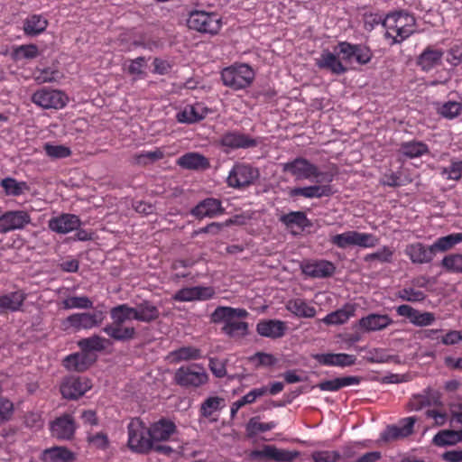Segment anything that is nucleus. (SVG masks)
<instances>
[{
  "label": "nucleus",
  "mask_w": 462,
  "mask_h": 462,
  "mask_svg": "<svg viewBox=\"0 0 462 462\" xmlns=\"http://www.w3.org/2000/svg\"><path fill=\"white\" fill-rule=\"evenodd\" d=\"M111 324L103 328V331L116 341L125 342L134 338L136 330L134 327L127 325L126 322L134 320V307L126 303L116 305L111 308Z\"/></svg>",
  "instance_id": "1"
},
{
  "label": "nucleus",
  "mask_w": 462,
  "mask_h": 462,
  "mask_svg": "<svg viewBox=\"0 0 462 462\" xmlns=\"http://www.w3.org/2000/svg\"><path fill=\"white\" fill-rule=\"evenodd\" d=\"M384 38L390 45L400 44L416 31L415 17L402 10L389 13L383 18Z\"/></svg>",
  "instance_id": "2"
},
{
  "label": "nucleus",
  "mask_w": 462,
  "mask_h": 462,
  "mask_svg": "<svg viewBox=\"0 0 462 462\" xmlns=\"http://www.w3.org/2000/svg\"><path fill=\"white\" fill-rule=\"evenodd\" d=\"M248 316L245 309L219 306L210 315L213 323H223L222 331L231 337H244L248 333V324L242 319Z\"/></svg>",
  "instance_id": "3"
},
{
  "label": "nucleus",
  "mask_w": 462,
  "mask_h": 462,
  "mask_svg": "<svg viewBox=\"0 0 462 462\" xmlns=\"http://www.w3.org/2000/svg\"><path fill=\"white\" fill-rule=\"evenodd\" d=\"M283 172L290 173L296 180H309L316 183H330L333 174L322 171L319 167L304 157H296L282 164Z\"/></svg>",
  "instance_id": "4"
},
{
  "label": "nucleus",
  "mask_w": 462,
  "mask_h": 462,
  "mask_svg": "<svg viewBox=\"0 0 462 462\" xmlns=\"http://www.w3.org/2000/svg\"><path fill=\"white\" fill-rule=\"evenodd\" d=\"M128 448L139 454H147L153 446L150 434V427L139 418H133L127 425Z\"/></svg>",
  "instance_id": "5"
},
{
  "label": "nucleus",
  "mask_w": 462,
  "mask_h": 462,
  "mask_svg": "<svg viewBox=\"0 0 462 462\" xmlns=\"http://www.w3.org/2000/svg\"><path fill=\"white\" fill-rule=\"evenodd\" d=\"M254 69L245 63H236L225 68L221 72L223 84L234 90L249 87L254 79Z\"/></svg>",
  "instance_id": "6"
},
{
  "label": "nucleus",
  "mask_w": 462,
  "mask_h": 462,
  "mask_svg": "<svg viewBox=\"0 0 462 462\" xmlns=\"http://www.w3.org/2000/svg\"><path fill=\"white\" fill-rule=\"evenodd\" d=\"M330 243L340 249L352 246L361 248H373L379 244V238L372 233H362L355 230H348L341 234L332 236Z\"/></svg>",
  "instance_id": "7"
},
{
  "label": "nucleus",
  "mask_w": 462,
  "mask_h": 462,
  "mask_svg": "<svg viewBox=\"0 0 462 462\" xmlns=\"http://www.w3.org/2000/svg\"><path fill=\"white\" fill-rule=\"evenodd\" d=\"M174 381L181 387L198 388L208 383V374L202 365L193 363L178 368Z\"/></svg>",
  "instance_id": "8"
},
{
  "label": "nucleus",
  "mask_w": 462,
  "mask_h": 462,
  "mask_svg": "<svg viewBox=\"0 0 462 462\" xmlns=\"http://www.w3.org/2000/svg\"><path fill=\"white\" fill-rule=\"evenodd\" d=\"M187 24L189 29L215 35L222 27V19L217 13L195 10L190 12Z\"/></svg>",
  "instance_id": "9"
},
{
  "label": "nucleus",
  "mask_w": 462,
  "mask_h": 462,
  "mask_svg": "<svg viewBox=\"0 0 462 462\" xmlns=\"http://www.w3.org/2000/svg\"><path fill=\"white\" fill-rule=\"evenodd\" d=\"M105 319L102 310L94 312H79L69 315L62 323L65 329L72 328L76 331L91 329L99 327Z\"/></svg>",
  "instance_id": "10"
},
{
  "label": "nucleus",
  "mask_w": 462,
  "mask_h": 462,
  "mask_svg": "<svg viewBox=\"0 0 462 462\" xmlns=\"http://www.w3.org/2000/svg\"><path fill=\"white\" fill-rule=\"evenodd\" d=\"M337 54L341 56L346 62L355 60L360 65L369 63L373 58V52L370 48L363 44H353L347 42H340L337 44Z\"/></svg>",
  "instance_id": "11"
},
{
  "label": "nucleus",
  "mask_w": 462,
  "mask_h": 462,
  "mask_svg": "<svg viewBox=\"0 0 462 462\" xmlns=\"http://www.w3.org/2000/svg\"><path fill=\"white\" fill-rule=\"evenodd\" d=\"M259 177L256 168L245 163H236L227 176V184L233 188L245 187L253 183Z\"/></svg>",
  "instance_id": "12"
},
{
  "label": "nucleus",
  "mask_w": 462,
  "mask_h": 462,
  "mask_svg": "<svg viewBox=\"0 0 462 462\" xmlns=\"http://www.w3.org/2000/svg\"><path fill=\"white\" fill-rule=\"evenodd\" d=\"M413 416L402 419L396 425H388L380 434L379 442L389 443L406 438L413 432L416 422Z\"/></svg>",
  "instance_id": "13"
},
{
  "label": "nucleus",
  "mask_w": 462,
  "mask_h": 462,
  "mask_svg": "<svg viewBox=\"0 0 462 462\" xmlns=\"http://www.w3.org/2000/svg\"><path fill=\"white\" fill-rule=\"evenodd\" d=\"M32 100L42 108L60 109L66 106L68 97L60 90L42 88L32 95Z\"/></svg>",
  "instance_id": "14"
},
{
  "label": "nucleus",
  "mask_w": 462,
  "mask_h": 462,
  "mask_svg": "<svg viewBox=\"0 0 462 462\" xmlns=\"http://www.w3.org/2000/svg\"><path fill=\"white\" fill-rule=\"evenodd\" d=\"M31 216L25 210H9L0 215V233L6 234L23 229L31 223Z\"/></svg>",
  "instance_id": "15"
},
{
  "label": "nucleus",
  "mask_w": 462,
  "mask_h": 462,
  "mask_svg": "<svg viewBox=\"0 0 462 462\" xmlns=\"http://www.w3.org/2000/svg\"><path fill=\"white\" fill-rule=\"evenodd\" d=\"M91 388L89 380L86 377L70 376L60 385V393L66 399L76 400Z\"/></svg>",
  "instance_id": "16"
},
{
  "label": "nucleus",
  "mask_w": 462,
  "mask_h": 462,
  "mask_svg": "<svg viewBox=\"0 0 462 462\" xmlns=\"http://www.w3.org/2000/svg\"><path fill=\"white\" fill-rule=\"evenodd\" d=\"M216 294L215 289L210 286L185 287L175 292L172 299L179 302L194 300H208Z\"/></svg>",
  "instance_id": "17"
},
{
  "label": "nucleus",
  "mask_w": 462,
  "mask_h": 462,
  "mask_svg": "<svg viewBox=\"0 0 462 462\" xmlns=\"http://www.w3.org/2000/svg\"><path fill=\"white\" fill-rule=\"evenodd\" d=\"M81 226L79 217L74 214L63 213L48 221L49 228L57 234H68Z\"/></svg>",
  "instance_id": "18"
},
{
  "label": "nucleus",
  "mask_w": 462,
  "mask_h": 462,
  "mask_svg": "<svg viewBox=\"0 0 462 462\" xmlns=\"http://www.w3.org/2000/svg\"><path fill=\"white\" fill-rule=\"evenodd\" d=\"M332 194V189L329 183L315 184L305 187H294L290 189L288 195L291 199L302 197L305 199H321L329 197Z\"/></svg>",
  "instance_id": "19"
},
{
  "label": "nucleus",
  "mask_w": 462,
  "mask_h": 462,
  "mask_svg": "<svg viewBox=\"0 0 462 462\" xmlns=\"http://www.w3.org/2000/svg\"><path fill=\"white\" fill-rule=\"evenodd\" d=\"M222 146L235 149H247L257 145V141L248 134L238 131H231L224 134L220 139Z\"/></svg>",
  "instance_id": "20"
},
{
  "label": "nucleus",
  "mask_w": 462,
  "mask_h": 462,
  "mask_svg": "<svg viewBox=\"0 0 462 462\" xmlns=\"http://www.w3.org/2000/svg\"><path fill=\"white\" fill-rule=\"evenodd\" d=\"M302 273L311 278H327L334 274L336 266L327 260H318L305 263L301 265Z\"/></svg>",
  "instance_id": "21"
},
{
  "label": "nucleus",
  "mask_w": 462,
  "mask_h": 462,
  "mask_svg": "<svg viewBox=\"0 0 462 462\" xmlns=\"http://www.w3.org/2000/svg\"><path fill=\"white\" fill-rule=\"evenodd\" d=\"M297 456V452L277 448L272 445H265L263 448L252 452V457L254 458H267L275 462H290Z\"/></svg>",
  "instance_id": "22"
},
{
  "label": "nucleus",
  "mask_w": 462,
  "mask_h": 462,
  "mask_svg": "<svg viewBox=\"0 0 462 462\" xmlns=\"http://www.w3.org/2000/svg\"><path fill=\"white\" fill-rule=\"evenodd\" d=\"M404 253L412 263L423 264L432 261L434 249L432 248V245L426 246L420 242H416L407 245Z\"/></svg>",
  "instance_id": "23"
},
{
  "label": "nucleus",
  "mask_w": 462,
  "mask_h": 462,
  "mask_svg": "<svg viewBox=\"0 0 462 462\" xmlns=\"http://www.w3.org/2000/svg\"><path fill=\"white\" fill-rule=\"evenodd\" d=\"M393 323V319L387 314L371 313L359 319L358 327L364 332L369 333L383 330Z\"/></svg>",
  "instance_id": "24"
},
{
  "label": "nucleus",
  "mask_w": 462,
  "mask_h": 462,
  "mask_svg": "<svg viewBox=\"0 0 462 462\" xmlns=\"http://www.w3.org/2000/svg\"><path fill=\"white\" fill-rule=\"evenodd\" d=\"M96 360L95 355L81 350L67 356L63 359V365L69 371L83 372L86 371Z\"/></svg>",
  "instance_id": "25"
},
{
  "label": "nucleus",
  "mask_w": 462,
  "mask_h": 462,
  "mask_svg": "<svg viewBox=\"0 0 462 462\" xmlns=\"http://www.w3.org/2000/svg\"><path fill=\"white\" fill-rule=\"evenodd\" d=\"M257 333L264 337L280 338L282 337L287 331V324L280 319H264L256 325Z\"/></svg>",
  "instance_id": "26"
},
{
  "label": "nucleus",
  "mask_w": 462,
  "mask_h": 462,
  "mask_svg": "<svg viewBox=\"0 0 462 462\" xmlns=\"http://www.w3.org/2000/svg\"><path fill=\"white\" fill-rule=\"evenodd\" d=\"M444 51L432 46H428L418 56L417 65L425 72H429L441 64Z\"/></svg>",
  "instance_id": "27"
},
{
  "label": "nucleus",
  "mask_w": 462,
  "mask_h": 462,
  "mask_svg": "<svg viewBox=\"0 0 462 462\" xmlns=\"http://www.w3.org/2000/svg\"><path fill=\"white\" fill-rule=\"evenodd\" d=\"M209 109L203 103H195L186 106L176 116L178 122L182 124H194L204 119Z\"/></svg>",
  "instance_id": "28"
},
{
  "label": "nucleus",
  "mask_w": 462,
  "mask_h": 462,
  "mask_svg": "<svg viewBox=\"0 0 462 462\" xmlns=\"http://www.w3.org/2000/svg\"><path fill=\"white\" fill-rule=\"evenodd\" d=\"M313 357L319 364L328 366L346 367L353 365L356 361L355 356L345 353L316 354Z\"/></svg>",
  "instance_id": "29"
},
{
  "label": "nucleus",
  "mask_w": 462,
  "mask_h": 462,
  "mask_svg": "<svg viewBox=\"0 0 462 462\" xmlns=\"http://www.w3.org/2000/svg\"><path fill=\"white\" fill-rule=\"evenodd\" d=\"M75 430L73 418L68 414L57 418L51 425L52 436L59 439H70Z\"/></svg>",
  "instance_id": "30"
},
{
  "label": "nucleus",
  "mask_w": 462,
  "mask_h": 462,
  "mask_svg": "<svg viewBox=\"0 0 462 462\" xmlns=\"http://www.w3.org/2000/svg\"><path fill=\"white\" fill-rule=\"evenodd\" d=\"M439 402V394L437 391L428 387L420 393L414 394L410 402L409 407L411 411H420L423 408L435 405Z\"/></svg>",
  "instance_id": "31"
},
{
  "label": "nucleus",
  "mask_w": 462,
  "mask_h": 462,
  "mask_svg": "<svg viewBox=\"0 0 462 462\" xmlns=\"http://www.w3.org/2000/svg\"><path fill=\"white\" fill-rule=\"evenodd\" d=\"M176 431V425L170 420L161 419L150 426L152 445L156 442L166 441Z\"/></svg>",
  "instance_id": "32"
},
{
  "label": "nucleus",
  "mask_w": 462,
  "mask_h": 462,
  "mask_svg": "<svg viewBox=\"0 0 462 462\" xmlns=\"http://www.w3.org/2000/svg\"><path fill=\"white\" fill-rule=\"evenodd\" d=\"M224 211L220 200L208 198L199 202L192 210L191 214L198 218L214 217Z\"/></svg>",
  "instance_id": "33"
},
{
  "label": "nucleus",
  "mask_w": 462,
  "mask_h": 462,
  "mask_svg": "<svg viewBox=\"0 0 462 462\" xmlns=\"http://www.w3.org/2000/svg\"><path fill=\"white\" fill-rule=\"evenodd\" d=\"M177 165L185 170L203 171L209 167V162L204 155L189 152L178 158Z\"/></svg>",
  "instance_id": "34"
},
{
  "label": "nucleus",
  "mask_w": 462,
  "mask_h": 462,
  "mask_svg": "<svg viewBox=\"0 0 462 462\" xmlns=\"http://www.w3.org/2000/svg\"><path fill=\"white\" fill-rule=\"evenodd\" d=\"M285 308L298 318L311 319L317 313L315 307L301 298L289 300L285 304Z\"/></svg>",
  "instance_id": "35"
},
{
  "label": "nucleus",
  "mask_w": 462,
  "mask_h": 462,
  "mask_svg": "<svg viewBox=\"0 0 462 462\" xmlns=\"http://www.w3.org/2000/svg\"><path fill=\"white\" fill-rule=\"evenodd\" d=\"M134 320L143 323H151L160 317V310L152 301L144 300L134 307Z\"/></svg>",
  "instance_id": "36"
},
{
  "label": "nucleus",
  "mask_w": 462,
  "mask_h": 462,
  "mask_svg": "<svg viewBox=\"0 0 462 462\" xmlns=\"http://www.w3.org/2000/svg\"><path fill=\"white\" fill-rule=\"evenodd\" d=\"M316 64L319 69H328L337 75L346 71V68L342 64L337 55L329 51H324L317 60Z\"/></svg>",
  "instance_id": "37"
},
{
  "label": "nucleus",
  "mask_w": 462,
  "mask_h": 462,
  "mask_svg": "<svg viewBox=\"0 0 462 462\" xmlns=\"http://www.w3.org/2000/svg\"><path fill=\"white\" fill-rule=\"evenodd\" d=\"M75 454L65 447H51L42 451L41 459L43 462H72Z\"/></svg>",
  "instance_id": "38"
},
{
  "label": "nucleus",
  "mask_w": 462,
  "mask_h": 462,
  "mask_svg": "<svg viewBox=\"0 0 462 462\" xmlns=\"http://www.w3.org/2000/svg\"><path fill=\"white\" fill-rule=\"evenodd\" d=\"M361 383V377L349 375L343 377H337L331 380H327L317 384V387L325 392H337L343 387L351 385H358Z\"/></svg>",
  "instance_id": "39"
},
{
  "label": "nucleus",
  "mask_w": 462,
  "mask_h": 462,
  "mask_svg": "<svg viewBox=\"0 0 462 462\" xmlns=\"http://www.w3.org/2000/svg\"><path fill=\"white\" fill-rule=\"evenodd\" d=\"M356 305L347 303L341 309L328 313L321 321L326 325H342L345 324L351 317L355 315Z\"/></svg>",
  "instance_id": "40"
},
{
  "label": "nucleus",
  "mask_w": 462,
  "mask_h": 462,
  "mask_svg": "<svg viewBox=\"0 0 462 462\" xmlns=\"http://www.w3.org/2000/svg\"><path fill=\"white\" fill-rule=\"evenodd\" d=\"M48 26V20L42 14H32L23 21V32L27 36H36L43 32Z\"/></svg>",
  "instance_id": "41"
},
{
  "label": "nucleus",
  "mask_w": 462,
  "mask_h": 462,
  "mask_svg": "<svg viewBox=\"0 0 462 462\" xmlns=\"http://www.w3.org/2000/svg\"><path fill=\"white\" fill-rule=\"evenodd\" d=\"M25 300V294L17 291L0 296V315L6 311H17Z\"/></svg>",
  "instance_id": "42"
},
{
  "label": "nucleus",
  "mask_w": 462,
  "mask_h": 462,
  "mask_svg": "<svg viewBox=\"0 0 462 462\" xmlns=\"http://www.w3.org/2000/svg\"><path fill=\"white\" fill-rule=\"evenodd\" d=\"M462 441V430H444L438 432L433 438V443L439 447L455 445Z\"/></svg>",
  "instance_id": "43"
},
{
  "label": "nucleus",
  "mask_w": 462,
  "mask_h": 462,
  "mask_svg": "<svg viewBox=\"0 0 462 462\" xmlns=\"http://www.w3.org/2000/svg\"><path fill=\"white\" fill-rule=\"evenodd\" d=\"M401 153L408 158H418L429 152L428 145L422 142L411 141L402 143Z\"/></svg>",
  "instance_id": "44"
},
{
  "label": "nucleus",
  "mask_w": 462,
  "mask_h": 462,
  "mask_svg": "<svg viewBox=\"0 0 462 462\" xmlns=\"http://www.w3.org/2000/svg\"><path fill=\"white\" fill-rule=\"evenodd\" d=\"M0 185L7 196L17 197L29 189V187L25 181H18L11 177L3 179L0 182Z\"/></svg>",
  "instance_id": "45"
},
{
  "label": "nucleus",
  "mask_w": 462,
  "mask_h": 462,
  "mask_svg": "<svg viewBox=\"0 0 462 462\" xmlns=\"http://www.w3.org/2000/svg\"><path fill=\"white\" fill-rule=\"evenodd\" d=\"M225 399L218 396L207 398L200 405V413L205 418L211 417L216 411L225 407Z\"/></svg>",
  "instance_id": "46"
},
{
  "label": "nucleus",
  "mask_w": 462,
  "mask_h": 462,
  "mask_svg": "<svg viewBox=\"0 0 462 462\" xmlns=\"http://www.w3.org/2000/svg\"><path fill=\"white\" fill-rule=\"evenodd\" d=\"M107 340L98 335L82 338L79 341L81 350L90 353L91 351H102L106 348Z\"/></svg>",
  "instance_id": "47"
},
{
  "label": "nucleus",
  "mask_w": 462,
  "mask_h": 462,
  "mask_svg": "<svg viewBox=\"0 0 462 462\" xmlns=\"http://www.w3.org/2000/svg\"><path fill=\"white\" fill-rule=\"evenodd\" d=\"M394 250L387 245L380 247L377 251L367 254L364 257L365 263L378 262L380 263H390L393 261Z\"/></svg>",
  "instance_id": "48"
},
{
  "label": "nucleus",
  "mask_w": 462,
  "mask_h": 462,
  "mask_svg": "<svg viewBox=\"0 0 462 462\" xmlns=\"http://www.w3.org/2000/svg\"><path fill=\"white\" fill-rule=\"evenodd\" d=\"M165 152L162 148L152 151H143L134 155V162L138 165H147L163 159Z\"/></svg>",
  "instance_id": "49"
},
{
  "label": "nucleus",
  "mask_w": 462,
  "mask_h": 462,
  "mask_svg": "<svg viewBox=\"0 0 462 462\" xmlns=\"http://www.w3.org/2000/svg\"><path fill=\"white\" fill-rule=\"evenodd\" d=\"M175 361H189L199 359L202 356L201 350L194 346H182L171 353Z\"/></svg>",
  "instance_id": "50"
},
{
  "label": "nucleus",
  "mask_w": 462,
  "mask_h": 462,
  "mask_svg": "<svg viewBox=\"0 0 462 462\" xmlns=\"http://www.w3.org/2000/svg\"><path fill=\"white\" fill-rule=\"evenodd\" d=\"M462 242V233H454L439 237L432 245L434 251L444 252Z\"/></svg>",
  "instance_id": "51"
},
{
  "label": "nucleus",
  "mask_w": 462,
  "mask_h": 462,
  "mask_svg": "<svg viewBox=\"0 0 462 462\" xmlns=\"http://www.w3.org/2000/svg\"><path fill=\"white\" fill-rule=\"evenodd\" d=\"M43 150L45 154L52 160L67 158L71 154L70 148L63 144L46 143L43 145Z\"/></svg>",
  "instance_id": "52"
},
{
  "label": "nucleus",
  "mask_w": 462,
  "mask_h": 462,
  "mask_svg": "<svg viewBox=\"0 0 462 462\" xmlns=\"http://www.w3.org/2000/svg\"><path fill=\"white\" fill-rule=\"evenodd\" d=\"M62 306L65 310H88L93 308V301L87 296H71L62 301Z\"/></svg>",
  "instance_id": "53"
},
{
  "label": "nucleus",
  "mask_w": 462,
  "mask_h": 462,
  "mask_svg": "<svg viewBox=\"0 0 462 462\" xmlns=\"http://www.w3.org/2000/svg\"><path fill=\"white\" fill-rule=\"evenodd\" d=\"M277 423L275 421L260 422L256 417L249 420L246 424V432L249 436H255L260 432H265L276 428Z\"/></svg>",
  "instance_id": "54"
},
{
  "label": "nucleus",
  "mask_w": 462,
  "mask_h": 462,
  "mask_svg": "<svg viewBox=\"0 0 462 462\" xmlns=\"http://www.w3.org/2000/svg\"><path fill=\"white\" fill-rule=\"evenodd\" d=\"M280 220L287 226H297L300 227H305L308 223L306 214L301 211H291L288 214L282 215Z\"/></svg>",
  "instance_id": "55"
},
{
  "label": "nucleus",
  "mask_w": 462,
  "mask_h": 462,
  "mask_svg": "<svg viewBox=\"0 0 462 462\" xmlns=\"http://www.w3.org/2000/svg\"><path fill=\"white\" fill-rule=\"evenodd\" d=\"M38 55L39 50L35 44L20 45L13 52V57L16 60L34 59Z\"/></svg>",
  "instance_id": "56"
},
{
  "label": "nucleus",
  "mask_w": 462,
  "mask_h": 462,
  "mask_svg": "<svg viewBox=\"0 0 462 462\" xmlns=\"http://www.w3.org/2000/svg\"><path fill=\"white\" fill-rule=\"evenodd\" d=\"M440 174L447 180H458L462 176V161H451L449 167H441Z\"/></svg>",
  "instance_id": "57"
},
{
  "label": "nucleus",
  "mask_w": 462,
  "mask_h": 462,
  "mask_svg": "<svg viewBox=\"0 0 462 462\" xmlns=\"http://www.w3.org/2000/svg\"><path fill=\"white\" fill-rule=\"evenodd\" d=\"M147 65V60L144 57H138L130 61L128 66V73L134 76V79H140L144 78L145 76V68Z\"/></svg>",
  "instance_id": "58"
},
{
  "label": "nucleus",
  "mask_w": 462,
  "mask_h": 462,
  "mask_svg": "<svg viewBox=\"0 0 462 462\" xmlns=\"http://www.w3.org/2000/svg\"><path fill=\"white\" fill-rule=\"evenodd\" d=\"M442 266L451 273H462V254H448L442 259Z\"/></svg>",
  "instance_id": "59"
},
{
  "label": "nucleus",
  "mask_w": 462,
  "mask_h": 462,
  "mask_svg": "<svg viewBox=\"0 0 462 462\" xmlns=\"http://www.w3.org/2000/svg\"><path fill=\"white\" fill-rule=\"evenodd\" d=\"M461 109L462 106L460 103L448 101L439 108V113L447 119H453L460 114Z\"/></svg>",
  "instance_id": "60"
},
{
  "label": "nucleus",
  "mask_w": 462,
  "mask_h": 462,
  "mask_svg": "<svg viewBox=\"0 0 462 462\" xmlns=\"http://www.w3.org/2000/svg\"><path fill=\"white\" fill-rule=\"evenodd\" d=\"M88 442L94 448L98 449H106L109 447V439L104 432H88L87 436Z\"/></svg>",
  "instance_id": "61"
},
{
  "label": "nucleus",
  "mask_w": 462,
  "mask_h": 462,
  "mask_svg": "<svg viewBox=\"0 0 462 462\" xmlns=\"http://www.w3.org/2000/svg\"><path fill=\"white\" fill-rule=\"evenodd\" d=\"M396 295L399 299L411 302L421 301L425 299V294L421 291L413 288H403Z\"/></svg>",
  "instance_id": "62"
},
{
  "label": "nucleus",
  "mask_w": 462,
  "mask_h": 462,
  "mask_svg": "<svg viewBox=\"0 0 462 462\" xmlns=\"http://www.w3.org/2000/svg\"><path fill=\"white\" fill-rule=\"evenodd\" d=\"M314 462H337L341 455L336 450L315 451L311 455Z\"/></svg>",
  "instance_id": "63"
},
{
  "label": "nucleus",
  "mask_w": 462,
  "mask_h": 462,
  "mask_svg": "<svg viewBox=\"0 0 462 462\" xmlns=\"http://www.w3.org/2000/svg\"><path fill=\"white\" fill-rule=\"evenodd\" d=\"M383 18L379 14L365 13L363 17L365 29L371 32L379 24L383 26Z\"/></svg>",
  "instance_id": "64"
}]
</instances>
